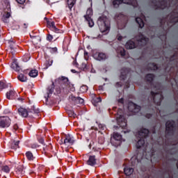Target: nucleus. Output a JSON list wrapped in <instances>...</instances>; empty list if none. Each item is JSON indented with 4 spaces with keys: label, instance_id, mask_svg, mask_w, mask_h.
I'll return each instance as SVG.
<instances>
[{
    "label": "nucleus",
    "instance_id": "obj_1",
    "mask_svg": "<svg viewBox=\"0 0 178 178\" xmlns=\"http://www.w3.org/2000/svg\"><path fill=\"white\" fill-rule=\"evenodd\" d=\"M18 113L22 118H35L38 115V112L34 106L30 108L20 107L18 108Z\"/></svg>",
    "mask_w": 178,
    "mask_h": 178
},
{
    "label": "nucleus",
    "instance_id": "obj_2",
    "mask_svg": "<svg viewBox=\"0 0 178 178\" xmlns=\"http://www.w3.org/2000/svg\"><path fill=\"white\" fill-rule=\"evenodd\" d=\"M98 24L102 33H105L109 31V23L108 21H104L100 18L98 20Z\"/></svg>",
    "mask_w": 178,
    "mask_h": 178
},
{
    "label": "nucleus",
    "instance_id": "obj_3",
    "mask_svg": "<svg viewBox=\"0 0 178 178\" xmlns=\"http://www.w3.org/2000/svg\"><path fill=\"white\" fill-rule=\"evenodd\" d=\"M123 139L122 138V135L115 133L114 134L113 138H111V144L114 146V147H119V145H120V144H122V140Z\"/></svg>",
    "mask_w": 178,
    "mask_h": 178
},
{
    "label": "nucleus",
    "instance_id": "obj_4",
    "mask_svg": "<svg viewBox=\"0 0 178 178\" xmlns=\"http://www.w3.org/2000/svg\"><path fill=\"white\" fill-rule=\"evenodd\" d=\"M10 126V118L9 117H0V127L5 128Z\"/></svg>",
    "mask_w": 178,
    "mask_h": 178
},
{
    "label": "nucleus",
    "instance_id": "obj_5",
    "mask_svg": "<svg viewBox=\"0 0 178 178\" xmlns=\"http://www.w3.org/2000/svg\"><path fill=\"white\" fill-rule=\"evenodd\" d=\"M63 144L65 147H70V145L74 144V138L72 136L68 135L64 140Z\"/></svg>",
    "mask_w": 178,
    "mask_h": 178
},
{
    "label": "nucleus",
    "instance_id": "obj_6",
    "mask_svg": "<svg viewBox=\"0 0 178 178\" xmlns=\"http://www.w3.org/2000/svg\"><path fill=\"white\" fill-rule=\"evenodd\" d=\"M93 58L96 59V60H104L106 59V56L103 53H95L93 55Z\"/></svg>",
    "mask_w": 178,
    "mask_h": 178
},
{
    "label": "nucleus",
    "instance_id": "obj_7",
    "mask_svg": "<svg viewBox=\"0 0 178 178\" xmlns=\"http://www.w3.org/2000/svg\"><path fill=\"white\" fill-rule=\"evenodd\" d=\"M9 44V49L10 52L13 54L15 51H16V45H15V42L13 41V39H10L8 40Z\"/></svg>",
    "mask_w": 178,
    "mask_h": 178
},
{
    "label": "nucleus",
    "instance_id": "obj_8",
    "mask_svg": "<svg viewBox=\"0 0 178 178\" xmlns=\"http://www.w3.org/2000/svg\"><path fill=\"white\" fill-rule=\"evenodd\" d=\"M97 164V159H95V156H90L89 159L88 161V165L90 166H94V165Z\"/></svg>",
    "mask_w": 178,
    "mask_h": 178
},
{
    "label": "nucleus",
    "instance_id": "obj_9",
    "mask_svg": "<svg viewBox=\"0 0 178 178\" xmlns=\"http://www.w3.org/2000/svg\"><path fill=\"white\" fill-rule=\"evenodd\" d=\"M124 172L126 176H131V175H133V172H134V169H133V168H131V167H126L124 169Z\"/></svg>",
    "mask_w": 178,
    "mask_h": 178
},
{
    "label": "nucleus",
    "instance_id": "obj_10",
    "mask_svg": "<svg viewBox=\"0 0 178 178\" xmlns=\"http://www.w3.org/2000/svg\"><path fill=\"white\" fill-rule=\"evenodd\" d=\"M125 47L127 49H133L134 48H136V44H134V42L129 40L127 42Z\"/></svg>",
    "mask_w": 178,
    "mask_h": 178
},
{
    "label": "nucleus",
    "instance_id": "obj_11",
    "mask_svg": "<svg viewBox=\"0 0 178 178\" xmlns=\"http://www.w3.org/2000/svg\"><path fill=\"white\" fill-rule=\"evenodd\" d=\"M92 16V9L88 8L86 11V15L84 16L85 19H90Z\"/></svg>",
    "mask_w": 178,
    "mask_h": 178
},
{
    "label": "nucleus",
    "instance_id": "obj_12",
    "mask_svg": "<svg viewBox=\"0 0 178 178\" xmlns=\"http://www.w3.org/2000/svg\"><path fill=\"white\" fill-rule=\"evenodd\" d=\"M30 77H37L38 76V71L37 70H32L29 73Z\"/></svg>",
    "mask_w": 178,
    "mask_h": 178
},
{
    "label": "nucleus",
    "instance_id": "obj_13",
    "mask_svg": "<svg viewBox=\"0 0 178 178\" xmlns=\"http://www.w3.org/2000/svg\"><path fill=\"white\" fill-rule=\"evenodd\" d=\"M18 79L19 81H22V83L27 81V76H24L23 74H19Z\"/></svg>",
    "mask_w": 178,
    "mask_h": 178
},
{
    "label": "nucleus",
    "instance_id": "obj_14",
    "mask_svg": "<svg viewBox=\"0 0 178 178\" xmlns=\"http://www.w3.org/2000/svg\"><path fill=\"white\" fill-rule=\"evenodd\" d=\"M47 24L48 26H49L50 29H52L53 30L57 31L58 29H56V26H55V22L48 21Z\"/></svg>",
    "mask_w": 178,
    "mask_h": 178
},
{
    "label": "nucleus",
    "instance_id": "obj_15",
    "mask_svg": "<svg viewBox=\"0 0 178 178\" xmlns=\"http://www.w3.org/2000/svg\"><path fill=\"white\" fill-rule=\"evenodd\" d=\"M12 69L16 71L20 70V67H19V64L16 62H13L12 65H11Z\"/></svg>",
    "mask_w": 178,
    "mask_h": 178
},
{
    "label": "nucleus",
    "instance_id": "obj_16",
    "mask_svg": "<svg viewBox=\"0 0 178 178\" xmlns=\"http://www.w3.org/2000/svg\"><path fill=\"white\" fill-rule=\"evenodd\" d=\"M166 130H169L170 129H173V122L168 121L165 124Z\"/></svg>",
    "mask_w": 178,
    "mask_h": 178
},
{
    "label": "nucleus",
    "instance_id": "obj_17",
    "mask_svg": "<svg viewBox=\"0 0 178 178\" xmlns=\"http://www.w3.org/2000/svg\"><path fill=\"white\" fill-rule=\"evenodd\" d=\"M26 155L29 161H33L34 159V156L33 155V153H31V152H27L26 153Z\"/></svg>",
    "mask_w": 178,
    "mask_h": 178
},
{
    "label": "nucleus",
    "instance_id": "obj_18",
    "mask_svg": "<svg viewBox=\"0 0 178 178\" xmlns=\"http://www.w3.org/2000/svg\"><path fill=\"white\" fill-rule=\"evenodd\" d=\"M136 22L139 24L140 29H143V27H144V22H143V19H141V18L137 17Z\"/></svg>",
    "mask_w": 178,
    "mask_h": 178
},
{
    "label": "nucleus",
    "instance_id": "obj_19",
    "mask_svg": "<svg viewBox=\"0 0 178 178\" xmlns=\"http://www.w3.org/2000/svg\"><path fill=\"white\" fill-rule=\"evenodd\" d=\"M8 84L5 83V82L0 81V91H2L4 88H7Z\"/></svg>",
    "mask_w": 178,
    "mask_h": 178
},
{
    "label": "nucleus",
    "instance_id": "obj_20",
    "mask_svg": "<svg viewBox=\"0 0 178 178\" xmlns=\"http://www.w3.org/2000/svg\"><path fill=\"white\" fill-rule=\"evenodd\" d=\"M13 95H15V92L13 90H10L9 92L6 93V97L8 99H10V97H13Z\"/></svg>",
    "mask_w": 178,
    "mask_h": 178
},
{
    "label": "nucleus",
    "instance_id": "obj_21",
    "mask_svg": "<svg viewBox=\"0 0 178 178\" xmlns=\"http://www.w3.org/2000/svg\"><path fill=\"white\" fill-rule=\"evenodd\" d=\"M12 148H14V149L19 148V141H13L12 143Z\"/></svg>",
    "mask_w": 178,
    "mask_h": 178
},
{
    "label": "nucleus",
    "instance_id": "obj_22",
    "mask_svg": "<svg viewBox=\"0 0 178 178\" xmlns=\"http://www.w3.org/2000/svg\"><path fill=\"white\" fill-rule=\"evenodd\" d=\"M1 170L4 172V173H9V172H10V169L7 165L2 167Z\"/></svg>",
    "mask_w": 178,
    "mask_h": 178
},
{
    "label": "nucleus",
    "instance_id": "obj_23",
    "mask_svg": "<svg viewBox=\"0 0 178 178\" xmlns=\"http://www.w3.org/2000/svg\"><path fill=\"white\" fill-rule=\"evenodd\" d=\"M10 17V13H7V15H3L2 17L3 22H6V19Z\"/></svg>",
    "mask_w": 178,
    "mask_h": 178
},
{
    "label": "nucleus",
    "instance_id": "obj_24",
    "mask_svg": "<svg viewBox=\"0 0 178 178\" xmlns=\"http://www.w3.org/2000/svg\"><path fill=\"white\" fill-rule=\"evenodd\" d=\"M86 19L87 20V22H88V24L90 27H94V21H92L91 18L90 19L87 18Z\"/></svg>",
    "mask_w": 178,
    "mask_h": 178
},
{
    "label": "nucleus",
    "instance_id": "obj_25",
    "mask_svg": "<svg viewBox=\"0 0 178 178\" xmlns=\"http://www.w3.org/2000/svg\"><path fill=\"white\" fill-rule=\"evenodd\" d=\"M122 2L124 3H128V4L133 5V2H136V1H134V0H122Z\"/></svg>",
    "mask_w": 178,
    "mask_h": 178
},
{
    "label": "nucleus",
    "instance_id": "obj_26",
    "mask_svg": "<svg viewBox=\"0 0 178 178\" xmlns=\"http://www.w3.org/2000/svg\"><path fill=\"white\" fill-rule=\"evenodd\" d=\"M67 3L70 9H72V8H73V6H74V3H73V1L72 0H68Z\"/></svg>",
    "mask_w": 178,
    "mask_h": 178
},
{
    "label": "nucleus",
    "instance_id": "obj_27",
    "mask_svg": "<svg viewBox=\"0 0 178 178\" xmlns=\"http://www.w3.org/2000/svg\"><path fill=\"white\" fill-rule=\"evenodd\" d=\"M120 3H122V1L115 0L113 1L114 6H118L120 5Z\"/></svg>",
    "mask_w": 178,
    "mask_h": 178
},
{
    "label": "nucleus",
    "instance_id": "obj_28",
    "mask_svg": "<svg viewBox=\"0 0 178 178\" xmlns=\"http://www.w3.org/2000/svg\"><path fill=\"white\" fill-rule=\"evenodd\" d=\"M17 173H19V174L23 173V168L19 167V168H17Z\"/></svg>",
    "mask_w": 178,
    "mask_h": 178
},
{
    "label": "nucleus",
    "instance_id": "obj_29",
    "mask_svg": "<svg viewBox=\"0 0 178 178\" xmlns=\"http://www.w3.org/2000/svg\"><path fill=\"white\" fill-rule=\"evenodd\" d=\"M53 38H54V37L52 35H49L47 36L48 41H52Z\"/></svg>",
    "mask_w": 178,
    "mask_h": 178
},
{
    "label": "nucleus",
    "instance_id": "obj_30",
    "mask_svg": "<svg viewBox=\"0 0 178 178\" xmlns=\"http://www.w3.org/2000/svg\"><path fill=\"white\" fill-rule=\"evenodd\" d=\"M84 88H85L86 91H87V87H86V86H82V87L80 88V90H81V91L82 92H85V91L83 90H84Z\"/></svg>",
    "mask_w": 178,
    "mask_h": 178
},
{
    "label": "nucleus",
    "instance_id": "obj_31",
    "mask_svg": "<svg viewBox=\"0 0 178 178\" xmlns=\"http://www.w3.org/2000/svg\"><path fill=\"white\" fill-rule=\"evenodd\" d=\"M18 3H24L26 2V0H16Z\"/></svg>",
    "mask_w": 178,
    "mask_h": 178
},
{
    "label": "nucleus",
    "instance_id": "obj_32",
    "mask_svg": "<svg viewBox=\"0 0 178 178\" xmlns=\"http://www.w3.org/2000/svg\"><path fill=\"white\" fill-rule=\"evenodd\" d=\"M142 133H143V134H148L149 133L148 129H144Z\"/></svg>",
    "mask_w": 178,
    "mask_h": 178
},
{
    "label": "nucleus",
    "instance_id": "obj_33",
    "mask_svg": "<svg viewBox=\"0 0 178 178\" xmlns=\"http://www.w3.org/2000/svg\"><path fill=\"white\" fill-rule=\"evenodd\" d=\"M78 99H79V102H80L81 104H83V103L84 102V99H81V98H80V97H79Z\"/></svg>",
    "mask_w": 178,
    "mask_h": 178
},
{
    "label": "nucleus",
    "instance_id": "obj_34",
    "mask_svg": "<svg viewBox=\"0 0 178 178\" xmlns=\"http://www.w3.org/2000/svg\"><path fill=\"white\" fill-rule=\"evenodd\" d=\"M101 101H102L101 97H98V98L96 99V102H101Z\"/></svg>",
    "mask_w": 178,
    "mask_h": 178
},
{
    "label": "nucleus",
    "instance_id": "obj_35",
    "mask_svg": "<svg viewBox=\"0 0 178 178\" xmlns=\"http://www.w3.org/2000/svg\"><path fill=\"white\" fill-rule=\"evenodd\" d=\"M56 51H58L56 48H53L51 49V52H56Z\"/></svg>",
    "mask_w": 178,
    "mask_h": 178
},
{
    "label": "nucleus",
    "instance_id": "obj_36",
    "mask_svg": "<svg viewBox=\"0 0 178 178\" xmlns=\"http://www.w3.org/2000/svg\"><path fill=\"white\" fill-rule=\"evenodd\" d=\"M39 143H41V144H44V138H41L39 140Z\"/></svg>",
    "mask_w": 178,
    "mask_h": 178
},
{
    "label": "nucleus",
    "instance_id": "obj_37",
    "mask_svg": "<svg viewBox=\"0 0 178 178\" xmlns=\"http://www.w3.org/2000/svg\"><path fill=\"white\" fill-rule=\"evenodd\" d=\"M122 56H124V50L123 49L122 51H121Z\"/></svg>",
    "mask_w": 178,
    "mask_h": 178
},
{
    "label": "nucleus",
    "instance_id": "obj_38",
    "mask_svg": "<svg viewBox=\"0 0 178 178\" xmlns=\"http://www.w3.org/2000/svg\"><path fill=\"white\" fill-rule=\"evenodd\" d=\"M17 129H19V127H17V125H15L14 130H17Z\"/></svg>",
    "mask_w": 178,
    "mask_h": 178
},
{
    "label": "nucleus",
    "instance_id": "obj_39",
    "mask_svg": "<svg viewBox=\"0 0 178 178\" xmlns=\"http://www.w3.org/2000/svg\"><path fill=\"white\" fill-rule=\"evenodd\" d=\"M64 81H66L67 83V81H69V79L67 78H63Z\"/></svg>",
    "mask_w": 178,
    "mask_h": 178
},
{
    "label": "nucleus",
    "instance_id": "obj_40",
    "mask_svg": "<svg viewBox=\"0 0 178 178\" xmlns=\"http://www.w3.org/2000/svg\"><path fill=\"white\" fill-rule=\"evenodd\" d=\"M140 42H145V38L141 39Z\"/></svg>",
    "mask_w": 178,
    "mask_h": 178
},
{
    "label": "nucleus",
    "instance_id": "obj_41",
    "mask_svg": "<svg viewBox=\"0 0 178 178\" xmlns=\"http://www.w3.org/2000/svg\"><path fill=\"white\" fill-rule=\"evenodd\" d=\"M37 147H38V145H33L32 146V148H37Z\"/></svg>",
    "mask_w": 178,
    "mask_h": 178
},
{
    "label": "nucleus",
    "instance_id": "obj_42",
    "mask_svg": "<svg viewBox=\"0 0 178 178\" xmlns=\"http://www.w3.org/2000/svg\"><path fill=\"white\" fill-rule=\"evenodd\" d=\"M121 40H122V36H118V41H120Z\"/></svg>",
    "mask_w": 178,
    "mask_h": 178
},
{
    "label": "nucleus",
    "instance_id": "obj_43",
    "mask_svg": "<svg viewBox=\"0 0 178 178\" xmlns=\"http://www.w3.org/2000/svg\"><path fill=\"white\" fill-rule=\"evenodd\" d=\"M74 65H76V66H79V64H77L76 61H74Z\"/></svg>",
    "mask_w": 178,
    "mask_h": 178
},
{
    "label": "nucleus",
    "instance_id": "obj_44",
    "mask_svg": "<svg viewBox=\"0 0 178 178\" xmlns=\"http://www.w3.org/2000/svg\"><path fill=\"white\" fill-rule=\"evenodd\" d=\"M49 92H50V94H52V90L49 89Z\"/></svg>",
    "mask_w": 178,
    "mask_h": 178
},
{
    "label": "nucleus",
    "instance_id": "obj_45",
    "mask_svg": "<svg viewBox=\"0 0 178 178\" xmlns=\"http://www.w3.org/2000/svg\"><path fill=\"white\" fill-rule=\"evenodd\" d=\"M18 101H23V99H18Z\"/></svg>",
    "mask_w": 178,
    "mask_h": 178
},
{
    "label": "nucleus",
    "instance_id": "obj_46",
    "mask_svg": "<svg viewBox=\"0 0 178 178\" xmlns=\"http://www.w3.org/2000/svg\"><path fill=\"white\" fill-rule=\"evenodd\" d=\"M72 73H74L75 70H72Z\"/></svg>",
    "mask_w": 178,
    "mask_h": 178
},
{
    "label": "nucleus",
    "instance_id": "obj_47",
    "mask_svg": "<svg viewBox=\"0 0 178 178\" xmlns=\"http://www.w3.org/2000/svg\"><path fill=\"white\" fill-rule=\"evenodd\" d=\"M24 26H25V29H27V26H26V24H24Z\"/></svg>",
    "mask_w": 178,
    "mask_h": 178
},
{
    "label": "nucleus",
    "instance_id": "obj_48",
    "mask_svg": "<svg viewBox=\"0 0 178 178\" xmlns=\"http://www.w3.org/2000/svg\"><path fill=\"white\" fill-rule=\"evenodd\" d=\"M140 143H141V140H139V141L138 142V144H140Z\"/></svg>",
    "mask_w": 178,
    "mask_h": 178
},
{
    "label": "nucleus",
    "instance_id": "obj_49",
    "mask_svg": "<svg viewBox=\"0 0 178 178\" xmlns=\"http://www.w3.org/2000/svg\"><path fill=\"white\" fill-rule=\"evenodd\" d=\"M0 9H2V6L1 5H0Z\"/></svg>",
    "mask_w": 178,
    "mask_h": 178
},
{
    "label": "nucleus",
    "instance_id": "obj_50",
    "mask_svg": "<svg viewBox=\"0 0 178 178\" xmlns=\"http://www.w3.org/2000/svg\"><path fill=\"white\" fill-rule=\"evenodd\" d=\"M87 141H90V138H87Z\"/></svg>",
    "mask_w": 178,
    "mask_h": 178
},
{
    "label": "nucleus",
    "instance_id": "obj_51",
    "mask_svg": "<svg viewBox=\"0 0 178 178\" xmlns=\"http://www.w3.org/2000/svg\"><path fill=\"white\" fill-rule=\"evenodd\" d=\"M61 144H63V140H61Z\"/></svg>",
    "mask_w": 178,
    "mask_h": 178
},
{
    "label": "nucleus",
    "instance_id": "obj_52",
    "mask_svg": "<svg viewBox=\"0 0 178 178\" xmlns=\"http://www.w3.org/2000/svg\"><path fill=\"white\" fill-rule=\"evenodd\" d=\"M89 148H91V145H89Z\"/></svg>",
    "mask_w": 178,
    "mask_h": 178
}]
</instances>
